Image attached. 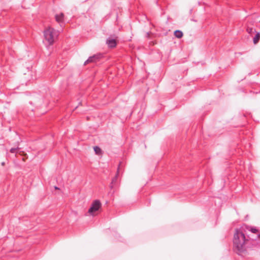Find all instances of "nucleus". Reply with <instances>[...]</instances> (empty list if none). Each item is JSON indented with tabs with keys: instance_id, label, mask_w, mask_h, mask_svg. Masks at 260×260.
<instances>
[{
	"instance_id": "dca6fc26",
	"label": "nucleus",
	"mask_w": 260,
	"mask_h": 260,
	"mask_svg": "<svg viewBox=\"0 0 260 260\" xmlns=\"http://www.w3.org/2000/svg\"><path fill=\"white\" fill-rule=\"evenodd\" d=\"M149 32H147V37H148V36H149Z\"/></svg>"
},
{
	"instance_id": "1a4fd4ad",
	"label": "nucleus",
	"mask_w": 260,
	"mask_h": 260,
	"mask_svg": "<svg viewBox=\"0 0 260 260\" xmlns=\"http://www.w3.org/2000/svg\"><path fill=\"white\" fill-rule=\"evenodd\" d=\"M260 39V34L259 32H256L255 36L253 38V42L254 44H257Z\"/></svg>"
},
{
	"instance_id": "9d476101",
	"label": "nucleus",
	"mask_w": 260,
	"mask_h": 260,
	"mask_svg": "<svg viewBox=\"0 0 260 260\" xmlns=\"http://www.w3.org/2000/svg\"><path fill=\"white\" fill-rule=\"evenodd\" d=\"M246 230L251 232L252 233H256L258 232L257 229L255 227L246 226Z\"/></svg>"
},
{
	"instance_id": "9b49d317",
	"label": "nucleus",
	"mask_w": 260,
	"mask_h": 260,
	"mask_svg": "<svg viewBox=\"0 0 260 260\" xmlns=\"http://www.w3.org/2000/svg\"><path fill=\"white\" fill-rule=\"evenodd\" d=\"M94 151L96 154H101L102 153V150L99 146H94L93 147Z\"/></svg>"
},
{
	"instance_id": "2eb2a0df",
	"label": "nucleus",
	"mask_w": 260,
	"mask_h": 260,
	"mask_svg": "<svg viewBox=\"0 0 260 260\" xmlns=\"http://www.w3.org/2000/svg\"><path fill=\"white\" fill-rule=\"evenodd\" d=\"M2 166H4L5 165V162H2Z\"/></svg>"
},
{
	"instance_id": "6e6552de",
	"label": "nucleus",
	"mask_w": 260,
	"mask_h": 260,
	"mask_svg": "<svg viewBox=\"0 0 260 260\" xmlns=\"http://www.w3.org/2000/svg\"><path fill=\"white\" fill-rule=\"evenodd\" d=\"M174 35L176 38L180 39L183 37V34L182 31L176 30L174 31Z\"/></svg>"
},
{
	"instance_id": "39448f33",
	"label": "nucleus",
	"mask_w": 260,
	"mask_h": 260,
	"mask_svg": "<svg viewBox=\"0 0 260 260\" xmlns=\"http://www.w3.org/2000/svg\"><path fill=\"white\" fill-rule=\"evenodd\" d=\"M43 103V99L40 95H38V97L34 98L32 101L29 102L30 104L34 105L37 108L40 107Z\"/></svg>"
},
{
	"instance_id": "f8f14e48",
	"label": "nucleus",
	"mask_w": 260,
	"mask_h": 260,
	"mask_svg": "<svg viewBox=\"0 0 260 260\" xmlns=\"http://www.w3.org/2000/svg\"><path fill=\"white\" fill-rule=\"evenodd\" d=\"M246 30L247 32L250 35H252L253 34L256 32L255 29L252 27H248Z\"/></svg>"
},
{
	"instance_id": "f257e3e1",
	"label": "nucleus",
	"mask_w": 260,
	"mask_h": 260,
	"mask_svg": "<svg viewBox=\"0 0 260 260\" xmlns=\"http://www.w3.org/2000/svg\"><path fill=\"white\" fill-rule=\"evenodd\" d=\"M257 239H260V234H257L255 238L250 237L249 235H247L246 238L242 230L236 229L233 239L234 251L239 255L245 254L246 252V243L249 240L255 241Z\"/></svg>"
},
{
	"instance_id": "ddd939ff",
	"label": "nucleus",
	"mask_w": 260,
	"mask_h": 260,
	"mask_svg": "<svg viewBox=\"0 0 260 260\" xmlns=\"http://www.w3.org/2000/svg\"><path fill=\"white\" fill-rule=\"evenodd\" d=\"M119 167H118L117 168V174H116V176L112 179L111 183H115L116 182V180H117V176L119 173Z\"/></svg>"
},
{
	"instance_id": "f03ea898",
	"label": "nucleus",
	"mask_w": 260,
	"mask_h": 260,
	"mask_svg": "<svg viewBox=\"0 0 260 260\" xmlns=\"http://www.w3.org/2000/svg\"><path fill=\"white\" fill-rule=\"evenodd\" d=\"M55 29L52 27H49L48 29L44 31V36L45 39L47 41L49 45H51L54 42V33Z\"/></svg>"
},
{
	"instance_id": "f3484780",
	"label": "nucleus",
	"mask_w": 260,
	"mask_h": 260,
	"mask_svg": "<svg viewBox=\"0 0 260 260\" xmlns=\"http://www.w3.org/2000/svg\"><path fill=\"white\" fill-rule=\"evenodd\" d=\"M55 189H58V188L57 187H56V186L55 187Z\"/></svg>"
},
{
	"instance_id": "423d86ee",
	"label": "nucleus",
	"mask_w": 260,
	"mask_h": 260,
	"mask_svg": "<svg viewBox=\"0 0 260 260\" xmlns=\"http://www.w3.org/2000/svg\"><path fill=\"white\" fill-rule=\"evenodd\" d=\"M106 43L108 44V46L110 48H114L116 46V41L115 39L108 38L107 39Z\"/></svg>"
},
{
	"instance_id": "20e7f679",
	"label": "nucleus",
	"mask_w": 260,
	"mask_h": 260,
	"mask_svg": "<svg viewBox=\"0 0 260 260\" xmlns=\"http://www.w3.org/2000/svg\"><path fill=\"white\" fill-rule=\"evenodd\" d=\"M103 57V55L101 53L94 54L93 56L89 57L84 62V64L86 65L89 62H96Z\"/></svg>"
},
{
	"instance_id": "4468645a",
	"label": "nucleus",
	"mask_w": 260,
	"mask_h": 260,
	"mask_svg": "<svg viewBox=\"0 0 260 260\" xmlns=\"http://www.w3.org/2000/svg\"><path fill=\"white\" fill-rule=\"evenodd\" d=\"M19 149H20V148H19V147L18 146H17L16 148H12L10 149V152H11V153H16V151L17 150Z\"/></svg>"
},
{
	"instance_id": "7ed1b4c3",
	"label": "nucleus",
	"mask_w": 260,
	"mask_h": 260,
	"mask_svg": "<svg viewBox=\"0 0 260 260\" xmlns=\"http://www.w3.org/2000/svg\"><path fill=\"white\" fill-rule=\"evenodd\" d=\"M102 207L101 202L98 200H95L92 203L90 207L88 209V213L90 215H94V213L98 211Z\"/></svg>"
},
{
	"instance_id": "0eeeda50",
	"label": "nucleus",
	"mask_w": 260,
	"mask_h": 260,
	"mask_svg": "<svg viewBox=\"0 0 260 260\" xmlns=\"http://www.w3.org/2000/svg\"><path fill=\"white\" fill-rule=\"evenodd\" d=\"M64 15L62 13H60L59 14H56L55 15V19L56 21L59 23L62 22L63 21Z\"/></svg>"
}]
</instances>
